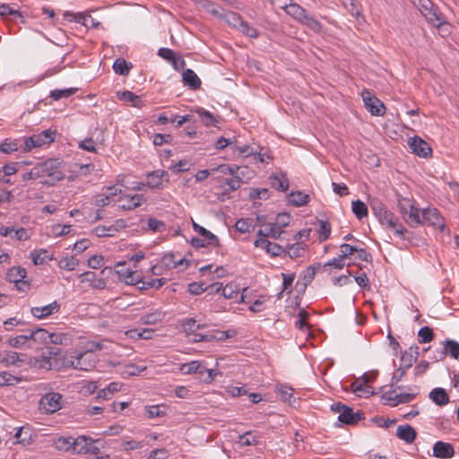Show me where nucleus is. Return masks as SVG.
I'll return each instance as SVG.
<instances>
[{
    "instance_id": "nucleus-26",
    "label": "nucleus",
    "mask_w": 459,
    "mask_h": 459,
    "mask_svg": "<svg viewBox=\"0 0 459 459\" xmlns=\"http://www.w3.org/2000/svg\"><path fill=\"white\" fill-rule=\"evenodd\" d=\"M61 349L57 347H48V355L43 356L40 360V368H45V365H47L48 360H50V364L52 362H58L61 359Z\"/></svg>"
},
{
    "instance_id": "nucleus-34",
    "label": "nucleus",
    "mask_w": 459,
    "mask_h": 459,
    "mask_svg": "<svg viewBox=\"0 0 459 459\" xmlns=\"http://www.w3.org/2000/svg\"><path fill=\"white\" fill-rule=\"evenodd\" d=\"M352 390L359 396L372 394L373 391L371 390V386L367 385L363 380H356L351 385Z\"/></svg>"
},
{
    "instance_id": "nucleus-55",
    "label": "nucleus",
    "mask_w": 459,
    "mask_h": 459,
    "mask_svg": "<svg viewBox=\"0 0 459 459\" xmlns=\"http://www.w3.org/2000/svg\"><path fill=\"white\" fill-rule=\"evenodd\" d=\"M79 261L71 256V257H65L60 260L59 262V267L64 270L67 271H73L75 269V267L78 265Z\"/></svg>"
},
{
    "instance_id": "nucleus-44",
    "label": "nucleus",
    "mask_w": 459,
    "mask_h": 459,
    "mask_svg": "<svg viewBox=\"0 0 459 459\" xmlns=\"http://www.w3.org/2000/svg\"><path fill=\"white\" fill-rule=\"evenodd\" d=\"M164 315L160 311H155L142 316L141 322L144 325H156L162 321Z\"/></svg>"
},
{
    "instance_id": "nucleus-36",
    "label": "nucleus",
    "mask_w": 459,
    "mask_h": 459,
    "mask_svg": "<svg viewBox=\"0 0 459 459\" xmlns=\"http://www.w3.org/2000/svg\"><path fill=\"white\" fill-rule=\"evenodd\" d=\"M64 18L69 22L74 21L75 22L81 23L83 26L89 28L88 14H85L83 13H74L72 12L67 11V12H65Z\"/></svg>"
},
{
    "instance_id": "nucleus-28",
    "label": "nucleus",
    "mask_w": 459,
    "mask_h": 459,
    "mask_svg": "<svg viewBox=\"0 0 459 459\" xmlns=\"http://www.w3.org/2000/svg\"><path fill=\"white\" fill-rule=\"evenodd\" d=\"M310 197L308 195L302 192H292L289 195V203L295 206L299 207L308 204Z\"/></svg>"
},
{
    "instance_id": "nucleus-47",
    "label": "nucleus",
    "mask_w": 459,
    "mask_h": 459,
    "mask_svg": "<svg viewBox=\"0 0 459 459\" xmlns=\"http://www.w3.org/2000/svg\"><path fill=\"white\" fill-rule=\"evenodd\" d=\"M433 339L434 333L429 326H423L419 330L418 340L420 343L430 342Z\"/></svg>"
},
{
    "instance_id": "nucleus-16",
    "label": "nucleus",
    "mask_w": 459,
    "mask_h": 459,
    "mask_svg": "<svg viewBox=\"0 0 459 459\" xmlns=\"http://www.w3.org/2000/svg\"><path fill=\"white\" fill-rule=\"evenodd\" d=\"M396 436L405 443L411 444L417 437V432L411 425H400L396 429Z\"/></svg>"
},
{
    "instance_id": "nucleus-46",
    "label": "nucleus",
    "mask_w": 459,
    "mask_h": 459,
    "mask_svg": "<svg viewBox=\"0 0 459 459\" xmlns=\"http://www.w3.org/2000/svg\"><path fill=\"white\" fill-rule=\"evenodd\" d=\"M20 148L19 141L14 140L11 141L9 139H5L1 144H0V152L3 153L10 154L13 152L18 151Z\"/></svg>"
},
{
    "instance_id": "nucleus-3",
    "label": "nucleus",
    "mask_w": 459,
    "mask_h": 459,
    "mask_svg": "<svg viewBox=\"0 0 459 459\" xmlns=\"http://www.w3.org/2000/svg\"><path fill=\"white\" fill-rule=\"evenodd\" d=\"M56 130L51 128L44 130L39 134H33L23 140V151L30 152L33 148L41 147L45 144H50L55 141Z\"/></svg>"
},
{
    "instance_id": "nucleus-32",
    "label": "nucleus",
    "mask_w": 459,
    "mask_h": 459,
    "mask_svg": "<svg viewBox=\"0 0 459 459\" xmlns=\"http://www.w3.org/2000/svg\"><path fill=\"white\" fill-rule=\"evenodd\" d=\"M91 437H86L85 436H80L74 438V452L77 454H88L89 453V443L91 442Z\"/></svg>"
},
{
    "instance_id": "nucleus-39",
    "label": "nucleus",
    "mask_w": 459,
    "mask_h": 459,
    "mask_svg": "<svg viewBox=\"0 0 459 459\" xmlns=\"http://www.w3.org/2000/svg\"><path fill=\"white\" fill-rule=\"evenodd\" d=\"M74 438L72 437H59L54 442V445L56 449L64 451H68L70 449L74 450Z\"/></svg>"
},
{
    "instance_id": "nucleus-53",
    "label": "nucleus",
    "mask_w": 459,
    "mask_h": 459,
    "mask_svg": "<svg viewBox=\"0 0 459 459\" xmlns=\"http://www.w3.org/2000/svg\"><path fill=\"white\" fill-rule=\"evenodd\" d=\"M287 249L286 254H288L290 258H297L301 256V251L304 250V247L301 243L297 242L295 244L288 245Z\"/></svg>"
},
{
    "instance_id": "nucleus-41",
    "label": "nucleus",
    "mask_w": 459,
    "mask_h": 459,
    "mask_svg": "<svg viewBox=\"0 0 459 459\" xmlns=\"http://www.w3.org/2000/svg\"><path fill=\"white\" fill-rule=\"evenodd\" d=\"M268 229L265 230H259L257 231V235L264 238H272L273 239H280L281 233L283 230H277L275 226H273L272 223L267 224Z\"/></svg>"
},
{
    "instance_id": "nucleus-42",
    "label": "nucleus",
    "mask_w": 459,
    "mask_h": 459,
    "mask_svg": "<svg viewBox=\"0 0 459 459\" xmlns=\"http://www.w3.org/2000/svg\"><path fill=\"white\" fill-rule=\"evenodd\" d=\"M119 390V385L116 382L109 384L107 387L99 391L96 399H110V395Z\"/></svg>"
},
{
    "instance_id": "nucleus-61",
    "label": "nucleus",
    "mask_w": 459,
    "mask_h": 459,
    "mask_svg": "<svg viewBox=\"0 0 459 459\" xmlns=\"http://www.w3.org/2000/svg\"><path fill=\"white\" fill-rule=\"evenodd\" d=\"M148 226H149L150 230H152L154 232H163L166 229L165 223L161 221L155 219V218L148 219Z\"/></svg>"
},
{
    "instance_id": "nucleus-21",
    "label": "nucleus",
    "mask_w": 459,
    "mask_h": 459,
    "mask_svg": "<svg viewBox=\"0 0 459 459\" xmlns=\"http://www.w3.org/2000/svg\"><path fill=\"white\" fill-rule=\"evenodd\" d=\"M429 398L438 406H444L449 403V395L444 388L437 387L429 393Z\"/></svg>"
},
{
    "instance_id": "nucleus-4",
    "label": "nucleus",
    "mask_w": 459,
    "mask_h": 459,
    "mask_svg": "<svg viewBox=\"0 0 459 459\" xmlns=\"http://www.w3.org/2000/svg\"><path fill=\"white\" fill-rule=\"evenodd\" d=\"M361 97L367 110L373 116L382 117L385 113L384 103L373 95L368 90L361 91Z\"/></svg>"
},
{
    "instance_id": "nucleus-62",
    "label": "nucleus",
    "mask_w": 459,
    "mask_h": 459,
    "mask_svg": "<svg viewBox=\"0 0 459 459\" xmlns=\"http://www.w3.org/2000/svg\"><path fill=\"white\" fill-rule=\"evenodd\" d=\"M267 254L273 257L280 256L282 254H286V249H284L283 247L277 243L270 242L267 248Z\"/></svg>"
},
{
    "instance_id": "nucleus-30",
    "label": "nucleus",
    "mask_w": 459,
    "mask_h": 459,
    "mask_svg": "<svg viewBox=\"0 0 459 459\" xmlns=\"http://www.w3.org/2000/svg\"><path fill=\"white\" fill-rule=\"evenodd\" d=\"M27 272L21 266H13L7 272L6 279L10 282L18 283L20 280L26 277Z\"/></svg>"
},
{
    "instance_id": "nucleus-20",
    "label": "nucleus",
    "mask_w": 459,
    "mask_h": 459,
    "mask_svg": "<svg viewBox=\"0 0 459 459\" xmlns=\"http://www.w3.org/2000/svg\"><path fill=\"white\" fill-rule=\"evenodd\" d=\"M444 349L440 352L438 359H443L446 355H449L454 359L459 357V343L454 340H446L444 342Z\"/></svg>"
},
{
    "instance_id": "nucleus-9",
    "label": "nucleus",
    "mask_w": 459,
    "mask_h": 459,
    "mask_svg": "<svg viewBox=\"0 0 459 459\" xmlns=\"http://www.w3.org/2000/svg\"><path fill=\"white\" fill-rule=\"evenodd\" d=\"M410 148L412 152L421 158H429L432 156V149L430 145L419 136H414L409 142Z\"/></svg>"
},
{
    "instance_id": "nucleus-15",
    "label": "nucleus",
    "mask_w": 459,
    "mask_h": 459,
    "mask_svg": "<svg viewBox=\"0 0 459 459\" xmlns=\"http://www.w3.org/2000/svg\"><path fill=\"white\" fill-rule=\"evenodd\" d=\"M82 282H88L92 288L97 290H103L106 287V281L102 278H97L96 273L93 272H85L80 274Z\"/></svg>"
},
{
    "instance_id": "nucleus-48",
    "label": "nucleus",
    "mask_w": 459,
    "mask_h": 459,
    "mask_svg": "<svg viewBox=\"0 0 459 459\" xmlns=\"http://www.w3.org/2000/svg\"><path fill=\"white\" fill-rule=\"evenodd\" d=\"M182 327L184 332L186 333V336L191 337L192 333H194L197 329H200L202 325L197 324L195 319L188 318L182 323Z\"/></svg>"
},
{
    "instance_id": "nucleus-29",
    "label": "nucleus",
    "mask_w": 459,
    "mask_h": 459,
    "mask_svg": "<svg viewBox=\"0 0 459 459\" xmlns=\"http://www.w3.org/2000/svg\"><path fill=\"white\" fill-rule=\"evenodd\" d=\"M48 364L45 365V368L47 369H56L59 370L63 368H71L75 369L76 365V359H71L67 358H61V359L58 362H52V365L50 364V360H48Z\"/></svg>"
},
{
    "instance_id": "nucleus-52",
    "label": "nucleus",
    "mask_w": 459,
    "mask_h": 459,
    "mask_svg": "<svg viewBox=\"0 0 459 459\" xmlns=\"http://www.w3.org/2000/svg\"><path fill=\"white\" fill-rule=\"evenodd\" d=\"M224 20L232 27L238 29L244 20L241 16L234 12H230L223 16Z\"/></svg>"
},
{
    "instance_id": "nucleus-59",
    "label": "nucleus",
    "mask_w": 459,
    "mask_h": 459,
    "mask_svg": "<svg viewBox=\"0 0 459 459\" xmlns=\"http://www.w3.org/2000/svg\"><path fill=\"white\" fill-rule=\"evenodd\" d=\"M222 296L225 299H234L238 295V290L233 283H228L224 288L221 289Z\"/></svg>"
},
{
    "instance_id": "nucleus-14",
    "label": "nucleus",
    "mask_w": 459,
    "mask_h": 459,
    "mask_svg": "<svg viewBox=\"0 0 459 459\" xmlns=\"http://www.w3.org/2000/svg\"><path fill=\"white\" fill-rule=\"evenodd\" d=\"M420 355L419 347H410L406 350L402 357H401V365L400 367H403L405 369H409L412 364L417 360Z\"/></svg>"
},
{
    "instance_id": "nucleus-7",
    "label": "nucleus",
    "mask_w": 459,
    "mask_h": 459,
    "mask_svg": "<svg viewBox=\"0 0 459 459\" xmlns=\"http://www.w3.org/2000/svg\"><path fill=\"white\" fill-rule=\"evenodd\" d=\"M416 394L410 393H401L396 394L394 390L385 392L381 399L385 402V404L390 406H397L400 403H407L415 398Z\"/></svg>"
},
{
    "instance_id": "nucleus-18",
    "label": "nucleus",
    "mask_w": 459,
    "mask_h": 459,
    "mask_svg": "<svg viewBox=\"0 0 459 459\" xmlns=\"http://www.w3.org/2000/svg\"><path fill=\"white\" fill-rule=\"evenodd\" d=\"M117 97L119 100L131 103L132 107L139 108L143 106L141 97L130 91H117Z\"/></svg>"
},
{
    "instance_id": "nucleus-24",
    "label": "nucleus",
    "mask_w": 459,
    "mask_h": 459,
    "mask_svg": "<svg viewBox=\"0 0 459 459\" xmlns=\"http://www.w3.org/2000/svg\"><path fill=\"white\" fill-rule=\"evenodd\" d=\"M15 444H21L22 446H28L32 443V437L29 428L20 427L17 429L14 434Z\"/></svg>"
},
{
    "instance_id": "nucleus-8",
    "label": "nucleus",
    "mask_w": 459,
    "mask_h": 459,
    "mask_svg": "<svg viewBox=\"0 0 459 459\" xmlns=\"http://www.w3.org/2000/svg\"><path fill=\"white\" fill-rule=\"evenodd\" d=\"M422 221L424 224L429 223V225L439 229L441 230L445 228V221L441 216L439 211L436 208H427L422 211Z\"/></svg>"
},
{
    "instance_id": "nucleus-11",
    "label": "nucleus",
    "mask_w": 459,
    "mask_h": 459,
    "mask_svg": "<svg viewBox=\"0 0 459 459\" xmlns=\"http://www.w3.org/2000/svg\"><path fill=\"white\" fill-rule=\"evenodd\" d=\"M364 419V412L361 411H354L352 408L345 406L338 416V420L344 425H356Z\"/></svg>"
},
{
    "instance_id": "nucleus-45",
    "label": "nucleus",
    "mask_w": 459,
    "mask_h": 459,
    "mask_svg": "<svg viewBox=\"0 0 459 459\" xmlns=\"http://www.w3.org/2000/svg\"><path fill=\"white\" fill-rule=\"evenodd\" d=\"M196 113L199 115L202 123L205 126H215V124L218 122L215 117L211 112L204 108H198L196 110Z\"/></svg>"
},
{
    "instance_id": "nucleus-27",
    "label": "nucleus",
    "mask_w": 459,
    "mask_h": 459,
    "mask_svg": "<svg viewBox=\"0 0 459 459\" xmlns=\"http://www.w3.org/2000/svg\"><path fill=\"white\" fill-rule=\"evenodd\" d=\"M49 342L53 344L68 346L73 342V335L68 333H52Z\"/></svg>"
},
{
    "instance_id": "nucleus-60",
    "label": "nucleus",
    "mask_w": 459,
    "mask_h": 459,
    "mask_svg": "<svg viewBox=\"0 0 459 459\" xmlns=\"http://www.w3.org/2000/svg\"><path fill=\"white\" fill-rule=\"evenodd\" d=\"M308 316L309 314L306 310L301 309L298 314L299 319L295 322V326L299 330H304L305 328H307V319L308 318Z\"/></svg>"
},
{
    "instance_id": "nucleus-22",
    "label": "nucleus",
    "mask_w": 459,
    "mask_h": 459,
    "mask_svg": "<svg viewBox=\"0 0 459 459\" xmlns=\"http://www.w3.org/2000/svg\"><path fill=\"white\" fill-rule=\"evenodd\" d=\"M282 8L289 15H290L299 22L302 21L303 18H305V14L307 13L306 9L301 7L299 4L294 3L285 4Z\"/></svg>"
},
{
    "instance_id": "nucleus-49",
    "label": "nucleus",
    "mask_w": 459,
    "mask_h": 459,
    "mask_svg": "<svg viewBox=\"0 0 459 459\" xmlns=\"http://www.w3.org/2000/svg\"><path fill=\"white\" fill-rule=\"evenodd\" d=\"M78 91L77 88H67L63 90H54L50 92V97L55 100H59L62 98H68Z\"/></svg>"
},
{
    "instance_id": "nucleus-51",
    "label": "nucleus",
    "mask_w": 459,
    "mask_h": 459,
    "mask_svg": "<svg viewBox=\"0 0 459 459\" xmlns=\"http://www.w3.org/2000/svg\"><path fill=\"white\" fill-rule=\"evenodd\" d=\"M202 368V363L199 361L194 360L189 363H184L180 366V371L185 374H192L199 372L200 368Z\"/></svg>"
},
{
    "instance_id": "nucleus-35",
    "label": "nucleus",
    "mask_w": 459,
    "mask_h": 459,
    "mask_svg": "<svg viewBox=\"0 0 459 459\" xmlns=\"http://www.w3.org/2000/svg\"><path fill=\"white\" fill-rule=\"evenodd\" d=\"M30 258L34 264L39 265L45 264L48 260H52L53 257L46 249H40L39 251L33 250L30 253Z\"/></svg>"
},
{
    "instance_id": "nucleus-23",
    "label": "nucleus",
    "mask_w": 459,
    "mask_h": 459,
    "mask_svg": "<svg viewBox=\"0 0 459 459\" xmlns=\"http://www.w3.org/2000/svg\"><path fill=\"white\" fill-rule=\"evenodd\" d=\"M272 187L285 192L289 188V180L286 174L280 173L279 175H272L270 177Z\"/></svg>"
},
{
    "instance_id": "nucleus-19",
    "label": "nucleus",
    "mask_w": 459,
    "mask_h": 459,
    "mask_svg": "<svg viewBox=\"0 0 459 459\" xmlns=\"http://www.w3.org/2000/svg\"><path fill=\"white\" fill-rule=\"evenodd\" d=\"M75 369L91 370L95 366V361L91 359L88 351L81 352L76 357Z\"/></svg>"
},
{
    "instance_id": "nucleus-6",
    "label": "nucleus",
    "mask_w": 459,
    "mask_h": 459,
    "mask_svg": "<svg viewBox=\"0 0 459 459\" xmlns=\"http://www.w3.org/2000/svg\"><path fill=\"white\" fill-rule=\"evenodd\" d=\"M146 186L152 189H163L166 186L164 183H169V175L164 169H157L147 173Z\"/></svg>"
},
{
    "instance_id": "nucleus-56",
    "label": "nucleus",
    "mask_w": 459,
    "mask_h": 459,
    "mask_svg": "<svg viewBox=\"0 0 459 459\" xmlns=\"http://www.w3.org/2000/svg\"><path fill=\"white\" fill-rule=\"evenodd\" d=\"M199 4L209 13L213 16L221 17V14L219 11V6L209 0H203Z\"/></svg>"
},
{
    "instance_id": "nucleus-38",
    "label": "nucleus",
    "mask_w": 459,
    "mask_h": 459,
    "mask_svg": "<svg viewBox=\"0 0 459 459\" xmlns=\"http://www.w3.org/2000/svg\"><path fill=\"white\" fill-rule=\"evenodd\" d=\"M132 68V65L123 58H117L113 64V69L119 75H127Z\"/></svg>"
},
{
    "instance_id": "nucleus-54",
    "label": "nucleus",
    "mask_w": 459,
    "mask_h": 459,
    "mask_svg": "<svg viewBox=\"0 0 459 459\" xmlns=\"http://www.w3.org/2000/svg\"><path fill=\"white\" fill-rule=\"evenodd\" d=\"M270 196L269 190L267 188H251L249 192V197L252 200L264 199L266 200Z\"/></svg>"
},
{
    "instance_id": "nucleus-25",
    "label": "nucleus",
    "mask_w": 459,
    "mask_h": 459,
    "mask_svg": "<svg viewBox=\"0 0 459 459\" xmlns=\"http://www.w3.org/2000/svg\"><path fill=\"white\" fill-rule=\"evenodd\" d=\"M404 219L411 227H417L420 224H424V221H422V216L420 217V210L413 205H410L409 212Z\"/></svg>"
},
{
    "instance_id": "nucleus-33",
    "label": "nucleus",
    "mask_w": 459,
    "mask_h": 459,
    "mask_svg": "<svg viewBox=\"0 0 459 459\" xmlns=\"http://www.w3.org/2000/svg\"><path fill=\"white\" fill-rule=\"evenodd\" d=\"M50 334L46 329L37 328L30 331L29 337L34 342H47L50 340Z\"/></svg>"
},
{
    "instance_id": "nucleus-58",
    "label": "nucleus",
    "mask_w": 459,
    "mask_h": 459,
    "mask_svg": "<svg viewBox=\"0 0 459 459\" xmlns=\"http://www.w3.org/2000/svg\"><path fill=\"white\" fill-rule=\"evenodd\" d=\"M290 217L288 213H279L276 217L275 222L272 223L278 230L284 229L290 224Z\"/></svg>"
},
{
    "instance_id": "nucleus-13",
    "label": "nucleus",
    "mask_w": 459,
    "mask_h": 459,
    "mask_svg": "<svg viewBox=\"0 0 459 459\" xmlns=\"http://www.w3.org/2000/svg\"><path fill=\"white\" fill-rule=\"evenodd\" d=\"M433 455L437 458L448 459L454 456L455 449L449 443L437 441L433 446Z\"/></svg>"
},
{
    "instance_id": "nucleus-43",
    "label": "nucleus",
    "mask_w": 459,
    "mask_h": 459,
    "mask_svg": "<svg viewBox=\"0 0 459 459\" xmlns=\"http://www.w3.org/2000/svg\"><path fill=\"white\" fill-rule=\"evenodd\" d=\"M319 228L317 232L319 234L318 239L320 242H325L328 239L331 234V224L328 221H319Z\"/></svg>"
},
{
    "instance_id": "nucleus-50",
    "label": "nucleus",
    "mask_w": 459,
    "mask_h": 459,
    "mask_svg": "<svg viewBox=\"0 0 459 459\" xmlns=\"http://www.w3.org/2000/svg\"><path fill=\"white\" fill-rule=\"evenodd\" d=\"M21 379L6 371L0 373V385L8 386L18 384Z\"/></svg>"
},
{
    "instance_id": "nucleus-5",
    "label": "nucleus",
    "mask_w": 459,
    "mask_h": 459,
    "mask_svg": "<svg viewBox=\"0 0 459 459\" xmlns=\"http://www.w3.org/2000/svg\"><path fill=\"white\" fill-rule=\"evenodd\" d=\"M62 394L59 393H48L39 400V407L48 413H54L61 409Z\"/></svg>"
},
{
    "instance_id": "nucleus-1",
    "label": "nucleus",
    "mask_w": 459,
    "mask_h": 459,
    "mask_svg": "<svg viewBox=\"0 0 459 459\" xmlns=\"http://www.w3.org/2000/svg\"><path fill=\"white\" fill-rule=\"evenodd\" d=\"M369 204L373 213L382 225L394 230L396 236L403 239L407 238L405 234L408 233V230L398 221L394 214L386 209L385 205L380 200L377 198L371 199Z\"/></svg>"
},
{
    "instance_id": "nucleus-64",
    "label": "nucleus",
    "mask_w": 459,
    "mask_h": 459,
    "mask_svg": "<svg viewBox=\"0 0 459 459\" xmlns=\"http://www.w3.org/2000/svg\"><path fill=\"white\" fill-rule=\"evenodd\" d=\"M169 451L165 448L154 449L150 453L148 459H167Z\"/></svg>"
},
{
    "instance_id": "nucleus-40",
    "label": "nucleus",
    "mask_w": 459,
    "mask_h": 459,
    "mask_svg": "<svg viewBox=\"0 0 459 459\" xmlns=\"http://www.w3.org/2000/svg\"><path fill=\"white\" fill-rule=\"evenodd\" d=\"M300 23L317 33L320 32L323 29L321 22L317 21L314 16L309 15L307 13L305 14V18L302 19Z\"/></svg>"
},
{
    "instance_id": "nucleus-57",
    "label": "nucleus",
    "mask_w": 459,
    "mask_h": 459,
    "mask_svg": "<svg viewBox=\"0 0 459 459\" xmlns=\"http://www.w3.org/2000/svg\"><path fill=\"white\" fill-rule=\"evenodd\" d=\"M143 200V196L142 195H134L127 201L126 204L122 205V208L127 211L134 210L141 205Z\"/></svg>"
},
{
    "instance_id": "nucleus-31",
    "label": "nucleus",
    "mask_w": 459,
    "mask_h": 459,
    "mask_svg": "<svg viewBox=\"0 0 459 459\" xmlns=\"http://www.w3.org/2000/svg\"><path fill=\"white\" fill-rule=\"evenodd\" d=\"M423 8L425 9V12H422V13L426 17L427 21L434 27H440L443 23V18L432 8H429L425 4H423Z\"/></svg>"
},
{
    "instance_id": "nucleus-17",
    "label": "nucleus",
    "mask_w": 459,
    "mask_h": 459,
    "mask_svg": "<svg viewBox=\"0 0 459 459\" xmlns=\"http://www.w3.org/2000/svg\"><path fill=\"white\" fill-rule=\"evenodd\" d=\"M184 85L191 90H197L201 87V80L192 69H186L182 74Z\"/></svg>"
},
{
    "instance_id": "nucleus-12",
    "label": "nucleus",
    "mask_w": 459,
    "mask_h": 459,
    "mask_svg": "<svg viewBox=\"0 0 459 459\" xmlns=\"http://www.w3.org/2000/svg\"><path fill=\"white\" fill-rule=\"evenodd\" d=\"M59 310L60 305L55 300L47 306L31 307L30 313L34 317L43 319L58 313Z\"/></svg>"
},
{
    "instance_id": "nucleus-63",
    "label": "nucleus",
    "mask_w": 459,
    "mask_h": 459,
    "mask_svg": "<svg viewBox=\"0 0 459 459\" xmlns=\"http://www.w3.org/2000/svg\"><path fill=\"white\" fill-rule=\"evenodd\" d=\"M92 231L99 238L113 237V236H115V233L113 232V230H111L109 229V226L100 225V226L95 227L92 230Z\"/></svg>"
},
{
    "instance_id": "nucleus-2",
    "label": "nucleus",
    "mask_w": 459,
    "mask_h": 459,
    "mask_svg": "<svg viewBox=\"0 0 459 459\" xmlns=\"http://www.w3.org/2000/svg\"><path fill=\"white\" fill-rule=\"evenodd\" d=\"M41 178H47L44 184L53 186L56 182L62 180L65 177V163L60 159H48L44 162L37 164Z\"/></svg>"
},
{
    "instance_id": "nucleus-37",
    "label": "nucleus",
    "mask_w": 459,
    "mask_h": 459,
    "mask_svg": "<svg viewBox=\"0 0 459 459\" xmlns=\"http://www.w3.org/2000/svg\"><path fill=\"white\" fill-rule=\"evenodd\" d=\"M351 210L359 220H362L368 214L367 205L360 200H356L351 203Z\"/></svg>"
},
{
    "instance_id": "nucleus-10",
    "label": "nucleus",
    "mask_w": 459,
    "mask_h": 459,
    "mask_svg": "<svg viewBox=\"0 0 459 459\" xmlns=\"http://www.w3.org/2000/svg\"><path fill=\"white\" fill-rule=\"evenodd\" d=\"M25 355L13 351L0 352V363L5 367H22L25 361Z\"/></svg>"
}]
</instances>
